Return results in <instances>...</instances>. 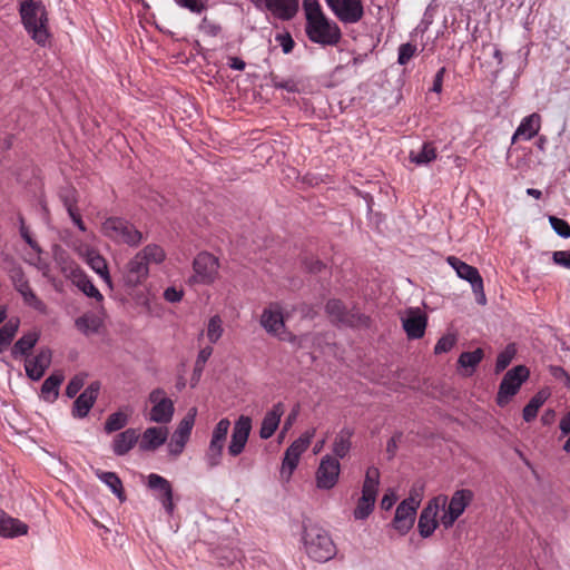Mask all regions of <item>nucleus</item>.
Masks as SVG:
<instances>
[{
	"mask_svg": "<svg viewBox=\"0 0 570 570\" xmlns=\"http://www.w3.org/2000/svg\"><path fill=\"white\" fill-rule=\"evenodd\" d=\"M303 542L307 556L317 562H326L336 554L332 538L322 528L315 525L305 528Z\"/></svg>",
	"mask_w": 570,
	"mask_h": 570,
	"instance_id": "obj_1",
	"label": "nucleus"
},
{
	"mask_svg": "<svg viewBox=\"0 0 570 570\" xmlns=\"http://www.w3.org/2000/svg\"><path fill=\"white\" fill-rule=\"evenodd\" d=\"M380 485V471L375 466L366 470L362 487V495L357 501L353 515L356 520L366 519L373 511Z\"/></svg>",
	"mask_w": 570,
	"mask_h": 570,
	"instance_id": "obj_2",
	"label": "nucleus"
},
{
	"mask_svg": "<svg viewBox=\"0 0 570 570\" xmlns=\"http://www.w3.org/2000/svg\"><path fill=\"white\" fill-rule=\"evenodd\" d=\"M102 234L116 243L138 246L142 234L128 220L119 217L107 218L101 226Z\"/></svg>",
	"mask_w": 570,
	"mask_h": 570,
	"instance_id": "obj_3",
	"label": "nucleus"
},
{
	"mask_svg": "<svg viewBox=\"0 0 570 570\" xmlns=\"http://www.w3.org/2000/svg\"><path fill=\"white\" fill-rule=\"evenodd\" d=\"M20 17L26 30L33 36L47 33L48 12L46 6L38 0H24L20 3Z\"/></svg>",
	"mask_w": 570,
	"mask_h": 570,
	"instance_id": "obj_4",
	"label": "nucleus"
},
{
	"mask_svg": "<svg viewBox=\"0 0 570 570\" xmlns=\"http://www.w3.org/2000/svg\"><path fill=\"white\" fill-rule=\"evenodd\" d=\"M303 8L306 16L307 36H341L336 26L332 27L330 20L323 13L317 0H304Z\"/></svg>",
	"mask_w": 570,
	"mask_h": 570,
	"instance_id": "obj_5",
	"label": "nucleus"
},
{
	"mask_svg": "<svg viewBox=\"0 0 570 570\" xmlns=\"http://www.w3.org/2000/svg\"><path fill=\"white\" fill-rule=\"evenodd\" d=\"M229 429L230 421L226 417L220 419L214 426L209 444L204 453V462L208 469L220 465Z\"/></svg>",
	"mask_w": 570,
	"mask_h": 570,
	"instance_id": "obj_6",
	"label": "nucleus"
},
{
	"mask_svg": "<svg viewBox=\"0 0 570 570\" xmlns=\"http://www.w3.org/2000/svg\"><path fill=\"white\" fill-rule=\"evenodd\" d=\"M325 308L332 322L341 326L367 327L370 324V318L366 315L355 308L347 311L338 299H330Z\"/></svg>",
	"mask_w": 570,
	"mask_h": 570,
	"instance_id": "obj_7",
	"label": "nucleus"
},
{
	"mask_svg": "<svg viewBox=\"0 0 570 570\" xmlns=\"http://www.w3.org/2000/svg\"><path fill=\"white\" fill-rule=\"evenodd\" d=\"M193 271L189 283L210 285L218 277L219 262L214 255L203 252L195 257Z\"/></svg>",
	"mask_w": 570,
	"mask_h": 570,
	"instance_id": "obj_8",
	"label": "nucleus"
},
{
	"mask_svg": "<svg viewBox=\"0 0 570 570\" xmlns=\"http://www.w3.org/2000/svg\"><path fill=\"white\" fill-rule=\"evenodd\" d=\"M446 262L460 278L470 283L473 293L476 295L478 303L482 305L485 304L487 298L484 294L483 279L479 271L455 256H449Z\"/></svg>",
	"mask_w": 570,
	"mask_h": 570,
	"instance_id": "obj_9",
	"label": "nucleus"
},
{
	"mask_svg": "<svg viewBox=\"0 0 570 570\" xmlns=\"http://www.w3.org/2000/svg\"><path fill=\"white\" fill-rule=\"evenodd\" d=\"M315 435V429L305 431L297 440H295L285 451L282 463V475L289 479L296 469L301 455L307 450L312 439Z\"/></svg>",
	"mask_w": 570,
	"mask_h": 570,
	"instance_id": "obj_10",
	"label": "nucleus"
},
{
	"mask_svg": "<svg viewBox=\"0 0 570 570\" xmlns=\"http://www.w3.org/2000/svg\"><path fill=\"white\" fill-rule=\"evenodd\" d=\"M529 370L524 365H518L505 373L503 376L497 402L500 406L505 405L510 399L517 394L521 384L528 379Z\"/></svg>",
	"mask_w": 570,
	"mask_h": 570,
	"instance_id": "obj_11",
	"label": "nucleus"
},
{
	"mask_svg": "<svg viewBox=\"0 0 570 570\" xmlns=\"http://www.w3.org/2000/svg\"><path fill=\"white\" fill-rule=\"evenodd\" d=\"M473 494L470 490H458L453 493L450 501L446 502L448 508L440 518V523L445 528H451L454 522L462 515L465 508L472 501Z\"/></svg>",
	"mask_w": 570,
	"mask_h": 570,
	"instance_id": "obj_12",
	"label": "nucleus"
},
{
	"mask_svg": "<svg viewBox=\"0 0 570 570\" xmlns=\"http://www.w3.org/2000/svg\"><path fill=\"white\" fill-rule=\"evenodd\" d=\"M446 502L448 498L445 495H439L429 501L428 505L422 510L417 522V529L422 538H429L433 534L439 524L436 519L439 510L444 509Z\"/></svg>",
	"mask_w": 570,
	"mask_h": 570,
	"instance_id": "obj_13",
	"label": "nucleus"
},
{
	"mask_svg": "<svg viewBox=\"0 0 570 570\" xmlns=\"http://www.w3.org/2000/svg\"><path fill=\"white\" fill-rule=\"evenodd\" d=\"M340 472L338 460L330 454L324 455L315 473L316 488L320 490L333 489L338 481Z\"/></svg>",
	"mask_w": 570,
	"mask_h": 570,
	"instance_id": "obj_14",
	"label": "nucleus"
},
{
	"mask_svg": "<svg viewBox=\"0 0 570 570\" xmlns=\"http://www.w3.org/2000/svg\"><path fill=\"white\" fill-rule=\"evenodd\" d=\"M149 401L153 407L149 412V421L160 424L169 423L174 416L175 407L173 401L166 396L161 389L150 392Z\"/></svg>",
	"mask_w": 570,
	"mask_h": 570,
	"instance_id": "obj_15",
	"label": "nucleus"
},
{
	"mask_svg": "<svg viewBox=\"0 0 570 570\" xmlns=\"http://www.w3.org/2000/svg\"><path fill=\"white\" fill-rule=\"evenodd\" d=\"M419 507L420 500L412 495L396 507L392 525L400 534L404 535L411 530Z\"/></svg>",
	"mask_w": 570,
	"mask_h": 570,
	"instance_id": "obj_16",
	"label": "nucleus"
},
{
	"mask_svg": "<svg viewBox=\"0 0 570 570\" xmlns=\"http://www.w3.org/2000/svg\"><path fill=\"white\" fill-rule=\"evenodd\" d=\"M196 413L197 410L191 407L179 422L168 444V451L171 455L178 456L184 451L195 424Z\"/></svg>",
	"mask_w": 570,
	"mask_h": 570,
	"instance_id": "obj_17",
	"label": "nucleus"
},
{
	"mask_svg": "<svg viewBox=\"0 0 570 570\" xmlns=\"http://www.w3.org/2000/svg\"><path fill=\"white\" fill-rule=\"evenodd\" d=\"M261 325L268 334L281 340L287 338L282 307L278 304H271L263 311Z\"/></svg>",
	"mask_w": 570,
	"mask_h": 570,
	"instance_id": "obj_18",
	"label": "nucleus"
},
{
	"mask_svg": "<svg viewBox=\"0 0 570 570\" xmlns=\"http://www.w3.org/2000/svg\"><path fill=\"white\" fill-rule=\"evenodd\" d=\"M250 431L252 419L246 415H240L234 423L230 442L227 448L230 456L236 458L245 450Z\"/></svg>",
	"mask_w": 570,
	"mask_h": 570,
	"instance_id": "obj_19",
	"label": "nucleus"
},
{
	"mask_svg": "<svg viewBox=\"0 0 570 570\" xmlns=\"http://www.w3.org/2000/svg\"><path fill=\"white\" fill-rule=\"evenodd\" d=\"M52 361V352L49 347H41L36 355L24 358L26 375L31 381H39L49 368Z\"/></svg>",
	"mask_w": 570,
	"mask_h": 570,
	"instance_id": "obj_20",
	"label": "nucleus"
},
{
	"mask_svg": "<svg viewBox=\"0 0 570 570\" xmlns=\"http://www.w3.org/2000/svg\"><path fill=\"white\" fill-rule=\"evenodd\" d=\"M147 485L150 490L155 491V498L161 503L163 508L168 514L174 513L173 502V487L170 482L164 476L150 473L148 475Z\"/></svg>",
	"mask_w": 570,
	"mask_h": 570,
	"instance_id": "obj_21",
	"label": "nucleus"
},
{
	"mask_svg": "<svg viewBox=\"0 0 570 570\" xmlns=\"http://www.w3.org/2000/svg\"><path fill=\"white\" fill-rule=\"evenodd\" d=\"M10 277L16 291L22 296L24 303L31 306L32 308L45 313V303L35 294L22 269H12Z\"/></svg>",
	"mask_w": 570,
	"mask_h": 570,
	"instance_id": "obj_22",
	"label": "nucleus"
},
{
	"mask_svg": "<svg viewBox=\"0 0 570 570\" xmlns=\"http://www.w3.org/2000/svg\"><path fill=\"white\" fill-rule=\"evenodd\" d=\"M336 17L347 23L357 22L363 16L361 0H326Z\"/></svg>",
	"mask_w": 570,
	"mask_h": 570,
	"instance_id": "obj_23",
	"label": "nucleus"
},
{
	"mask_svg": "<svg viewBox=\"0 0 570 570\" xmlns=\"http://www.w3.org/2000/svg\"><path fill=\"white\" fill-rule=\"evenodd\" d=\"M403 330L410 340L421 338L426 328L428 320L419 308H410L401 317Z\"/></svg>",
	"mask_w": 570,
	"mask_h": 570,
	"instance_id": "obj_24",
	"label": "nucleus"
},
{
	"mask_svg": "<svg viewBox=\"0 0 570 570\" xmlns=\"http://www.w3.org/2000/svg\"><path fill=\"white\" fill-rule=\"evenodd\" d=\"M149 268L140 256L135 255L126 265L122 279L127 286L135 287L148 276Z\"/></svg>",
	"mask_w": 570,
	"mask_h": 570,
	"instance_id": "obj_25",
	"label": "nucleus"
},
{
	"mask_svg": "<svg viewBox=\"0 0 570 570\" xmlns=\"http://www.w3.org/2000/svg\"><path fill=\"white\" fill-rule=\"evenodd\" d=\"M100 390L99 382L90 383L85 391L76 399L72 407V414L76 417H85L95 404Z\"/></svg>",
	"mask_w": 570,
	"mask_h": 570,
	"instance_id": "obj_26",
	"label": "nucleus"
},
{
	"mask_svg": "<svg viewBox=\"0 0 570 570\" xmlns=\"http://www.w3.org/2000/svg\"><path fill=\"white\" fill-rule=\"evenodd\" d=\"M284 412L285 407L282 402L274 404L273 407L266 412L259 429L261 439L268 440L274 435L275 431L279 425Z\"/></svg>",
	"mask_w": 570,
	"mask_h": 570,
	"instance_id": "obj_27",
	"label": "nucleus"
},
{
	"mask_svg": "<svg viewBox=\"0 0 570 570\" xmlns=\"http://www.w3.org/2000/svg\"><path fill=\"white\" fill-rule=\"evenodd\" d=\"M168 438V430L161 426H151L144 431L139 441L141 451H154L163 445Z\"/></svg>",
	"mask_w": 570,
	"mask_h": 570,
	"instance_id": "obj_28",
	"label": "nucleus"
},
{
	"mask_svg": "<svg viewBox=\"0 0 570 570\" xmlns=\"http://www.w3.org/2000/svg\"><path fill=\"white\" fill-rule=\"evenodd\" d=\"M541 128V116L533 112L524 117L512 136V142L518 139L530 140L538 135Z\"/></svg>",
	"mask_w": 570,
	"mask_h": 570,
	"instance_id": "obj_29",
	"label": "nucleus"
},
{
	"mask_svg": "<svg viewBox=\"0 0 570 570\" xmlns=\"http://www.w3.org/2000/svg\"><path fill=\"white\" fill-rule=\"evenodd\" d=\"M139 434L136 429H127L118 433L112 441L111 448L116 455L127 454L138 442Z\"/></svg>",
	"mask_w": 570,
	"mask_h": 570,
	"instance_id": "obj_30",
	"label": "nucleus"
},
{
	"mask_svg": "<svg viewBox=\"0 0 570 570\" xmlns=\"http://www.w3.org/2000/svg\"><path fill=\"white\" fill-rule=\"evenodd\" d=\"M266 8L277 18L288 20L298 10V0H265Z\"/></svg>",
	"mask_w": 570,
	"mask_h": 570,
	"instance_id": "obj_31",
	"label": "nucleus"
},
{
	"mask_svg": "<svg viewBox=\"0 0 570 570\" xmlns=\"http://www.w3.org/2000/svg\"><path fill=\"white\" fill-rule=\"evenodd\" d=\"M29 527L19 519L8 515L2 511L0 521V535L3 538H16L28 533Z\"/></svg>",
	"mask_w": 570,
	"mask_h": 570,
	"instance_id": "obj_32",
	"label": "nucleus"
},
{
	"mask_svg": "<svg viewBox=\"0 0 570 570\" xmlns=\"http://www.w3.org/2000/svg\"><path fill=\"white\" fill-rule=\"evenodd\" d=\"M40 338V333L30 331L24 333L12 346L11 355L13 358L28 357L31 350L36 346Z\"/></svg>",
	"mask_w": 570,
	"mask_h": 570,
	"instance_id": "obj_33",
	"label": "nucleus"
},
{
	"mask_svg": "<svg viewBox=\"0 0 570 570\" xmlns=\"http://www.w3.org/2000/svg\"><path fill=\"white\" fill-rule=\"evenodd\" d=\"M352 436L353 430L350 428H343L337 432L332 445L334 458H336L337 460L344 459L348 454L352 448Z\"/></svg>",
	"mask_w": 570,
	"mask_h": 570,
	"instance_id": "obj_34",
	"label": "nucleus"
},
{
	"mask_svg": "<svg viewBox=\"0 0 570 570\" xmlns=\"http://www.w3.org/2000/svg\"><path fill=\"white\" fill-rule=\"evenodd\" d=\"M63 374L55 372L48 376L41 386V397L47 402H53L59 395V386L63 382Z\"/></svg>",
	"mask_w": 570,
	"mask_h": 570,
	"instance_id": "obj_35",
	"label": "nucleus"
},
{
	"mask_svg": "<svg viewBox=\"0 0 570 570\" xmlns=\"http://www.w3.org/2000/svg\"><path fill=\"white\" fill-rule=\"evenodd\" d=\"M75 325L79 332L88 336L99 331L102 325V320L94 313H86L76 318Z\"/></svg>",
	"mask_w": 570,
	"mask_h": 570,
	"instance_id": "obj_36",
	"label": "nucleus"
},
{
	"mask_svg": "<svg viewBox=\"0 0 570 570\" xmlns=\"http://www.w3.org/2000/svg\"><path fill=\"white\" fill-rule=\"evenodd\" d=\"M95 474L121 502L126 500L122 482L115 472L96 470Z\"/></svg>",
	"mask_w": 570,
	"mask_h": 570,
	"instance_id": "obj_37",
	"label": "nucleus"
},
{
	"mask_svg": "<svg viewBox=\"0 0 570 570\" xmlns=\"http://www.w3.org/2000/svg\"><path fill=\"white\" fill-rule=\"evenodd\" d=\"M548 393L546 391H539L529 403L523 409V420L525 422H531L535 419L539 409L543 405V403L548 399Z\"/></svg>",
	"mask_w": 570,
	"mask_h": 570,
	"instance_id": "obj_38",
	"label": "nucleus"
},
{
	"mask_svg": "<svg viewBox=\"0 0 570 570\" xmlns=\"http://www.w3.org/2000/svg\"><path fill=\"white\" fill-rule=\"evenodd\" d=\"M137 256H140L144 262H146V265L149 264H160L164 262L166 254L165 250L156 244H149L145 246L140 252L136 254Z\"/></svg>",
	"mask_w": 570,
	"mask_h": 570,
	"instance_id": "obj_39",
	"label": "nucleus"
},
{
	"mask_svg": "<svg viewBox=\"0 0 570 570\" xmlns=\"http://www.w3.org/2000/svg\"><path fill=\"white\" fill-rule=\"evenodd\" d=\"M409 158L412 163L419 166L428 165L436 158V150L431 142H425L421 150H412Z\"/></svg>",
	"mask_w": 570,
	"mask_h": 570,
	"instance_id": "obj_40",
	"label": "nucleus"
},
{
	"mask_svg": "<svg viewBox=\"0 0 570 570\" xmlns=\"http://www.w3.org/2000/svg\"><path fill=\"white\" fill-rule=\"evenodd\" d=\"M88 264L111 287V278L106 259L98 253L92 252L88 254Z\"/></svg>",
	"mask_w": 570,
	"mask_h": 570,
	"instance_id": "obj_41",
	"label": "nucleus"
},
{
	"mask_svg": "<svg viewBox=\"0 0 570 570\" xmlns=\"http://www.w3.org/2000/svg\"><path fill=\"white\" fill-rule=\"evenodd\" d=\"M20 321L11 318L0 327V352L10 345L19 330Z\"/></svg>",
	"mask_w": 570,
	"mask_h": 570,
	"instance_id": "obj_42",
	"label": "nucleus"
},
{
	"mask_svg": "<svg viewBox=\"0 0 570 570\" xmlns=\"http://www.w3.org/2000/svg\"><path fill=\"white\" fill-rule=\"evenodd\" d=\"M76 285L88 297H92V298L97 299L98 302H101L104 299V296L99 292V289L85 275L80 274L77 276Z\"/></svg>",
	"mask_w": 570,
	"mask_h": 570,
	"instance_id": "obj_43",
	"label": "nucleus"
},
{
	"mask_svg": "<svg viewBox=\"0 0 570 570\" xmlns=\"http://www.w3.org/2000/svg\"><path fill=\"white\" fill-rule=\"evenodd\" d=\"M483 358V350L476 348L472 352H463L458 360V363L461 367L471 368V372L475 368V366Z\"/></svg>",
	"mask_w": 570,
	"mask_h": 570,
	"instance_id": "obj_44",
	"label": "nucleus"
},
{
	"mask_svg": "<svg viewBox=\"0 0 570 570\" xmlns=\"http://www.w3.org/2000/svg\"><path fill=\"white\" fill-rule=\"evenodd\" d=\"M224 333L223 328V321L220 316L214 315L209 318L207 328H206V336L208 341L213 344L217 343L218 340L222 337Z\"/></svg>",
	"mask_w": 570,
	"mask_h": 570,
	"instance_id": "obj_45",
	"label": "nucleus"
},
{
	"mask_svg": "<svg viewBox=\"0 0 570 570\" xmlns=\"http://www.w3.org/2000/svg\"><path fill=\"white\" fill-rule=\"evenodd\" d=\"M128 423V415L121 411L115 412L108 416L105 423L107 433L121 430Z\"/></svg>",
	"mask_w": 570,
	"mask_h": 570,
	"instance_id": "obj_46",
	"label": "nucleus"
},
{
	"mask_svg": "<svg viewBox=\"0 0 570 570\" xmlns=\"http://www.w3.org/2000/svg\"><path fill=\"white\" fill-rule=\"evenodd\" d=\"M517 353L514 344H509L507 347L499 353L495 362V372H502L505 370L510 363L512 362L514 355Z\"/></svg>",
	"mask_w": 570,
	"mask_h": 570,
	"instance_id": "obj_47",
	"label": "nucleus"
},
{
	"mask_svg": "<svg viewBox=\"0 0 570 570\" xmlns=\"http://www.w3.org/2000/svg\"><path fill=\"white\" fill-rule=\"evenodd\" d=\"M549 223L557 235L562 238L570 237V225L562 218L550 216Z\"/></svg>",
	"mask_w": 570,
	"mask_h": 570,
	"instance_id": "obj_48",
	"label": "nucleus"
},
{
	"mask_svg": "<svg viewBox=\"0 0 570 570\" xmlns=\"http://www.w3.org/2000/svg\"><path fill=\"white\" fill-rule=\"evenodd\" d=\"M417 48L411 42H406L400 46L397 62L402 66L406 65L416 53Z\"/></svg>",
	"mask_w": 570,
	"mask_h": 570,
	"instance_id": "obj_49",
	"label": "nucleus"
},
{
	"mask_svg": "<svg viewBox=\"0 0 570 570\" xmlns=\"http://www.w3.org/2000/svg\"><path fill=\"white\" fill-rule=\"evenodd\" d=\"M212 354H213V348L210 346H206L199 351L196 362H195V368H194L195 375L200 376V374L204 370V366H205L206 362L208 361V358L212 356Z\"/></svg>",
	"mask_w": 570,
	"mask_h": 570,
	"instance_id": "obj_50",
	"label": "nucleus"
},
{
	"mask_svg": "<svg viewBox=\"0 0 570 570\" xmlns=\"http://www.w3.org/2000/svg\"><path fill=\"white\" fill-rule=\"evenodd\" d=\"M455 344V337L453 335H446L441 337L435 346H434V353L435 354H442L449 352Z\"/></svg>",
	"mask_w": 570,
	"mask_h": 570,
	"instance_id": "obj_51",
	"label": "nucleus"
},
{
	"mask_svg": "<svg viewBox=\"0 0 570 570\" xmlns=\"http://www.w3.org/2000/svg\"><path fill=\"white\" fill-rule=\"evenodd\" d=\"M85 384V380L82 376L80 375H76L75 377H72L67 387H66V394L68 397H73L77 395V393L82 389Z\"/></svg>",
	"mask_w": 570,
	"mask_h": 570,
	"instance_id": "obj_52",
	"label": "nucleus"
},
{
	"mask_svg": "<svg viewBox=\"0 0 570 570\" xmlns=\"http://www.w3.org/2000/svg\"><path fill=\"white\" fill-rule=\"evenodd\" d=\"M180 7L189 9L191 12L199 13L206 7V0H175Z\"/></svg>",
	"mask_w": 570,
	"mask_h": 570,
	"instance_id": "obj_53",
	"label": "nucleus"
},
{
	"mask_svg": "<svg viewBox=\"0 0 570 570\" xmlns=\"http://www.w3.org/2000/svg\"><path fill=\"white\" fill-rule=\"evenodd\" d=\"M552 259L557 265L570 269V250L553 252Z\"/></svg>",
	"mask_w": 570,
	"mask_h": 570,
	"instance_id": "obj_54",
	"label": "nucleus"
},
{
	"mask_svg": "<svg viewBox=\"0 0 570 570\" xmlns=\"http://www.w3.org/2000/svg\"><path fill=\"white\" fill-rule=\"evenodd\" d=\"M20 235L21 237L24 239V242L33 249L36 250L37 253H40L41 249L39 247V245L37 244L36 240L32 239V237L30 236V233L28 230V228L24 226V220L23 218H20Z\"/></svg>",
	"mask_w": 570,
	"mask_h": 570,
	"instance_id": "obj_55",
	"label": "nucleus"
},
{
	"mask_svg": "<svg viewBox=\"0 0 570 570\" xmlns=\"http://www.w3.org/2000/svg\"><path fill=\"white\" fill-rule=\"evenodd\" d=\"M402 439V433L397 432L395 433L387 442L386 445V452L389 453L390 458H393L397 451V443Z\"/></svg>",
	"mask_w": 570,
	"mask_h": 570,
	"instance_id": "obj_56",
	"label": "nucleus"
},
{
	"mask_svg": "<svg viewBox=\"0 0 570 570\" xmlns=\"http://www.w3.org/2000/svg\"><path fill=\"white\" fill-rule=\"evenodd\" d=\"M274 86H275V88L285 89L289 92H294L297 90L296 83L292 79L278 80L277 78H274Z\"/></svg>",
	"mask_w": 570,
	"mask_h": 570,
	"instance_id": "obj_57",
	"label": "nucleus"
},
{
	"mask_svg": "<svg viewBox=\"0 0 570 570\" xmlns=\"http://www.w3.org/2000/svg\"><path fill=\"white\" fill-rule=\"evenodd\" d=\"M164 297H165L166 301H168L170 303H176V302H179L181 299L183 292L176 289L175 287H168L164 292Z\"/></svg>",
	"mask_w": 570,
	"mask_h": 570,
	"instance_id": "obj_58",
	"label": "nucleus"
},
{
	"mask_svg": "<svg viewBox=\"0 0 570 570\" xmlns=\"http://www.w3.org/2000/svg\"><path fill=\"white\" fill-rule=\"evenodd\" d=\"M200 30L202 32L204 33H212L213 36H216L219 31H220V28L216 24H213L210 23L206 18L203 20L202 24H200Z\"/></svg>",
	"mask_w": 570,
	"mask_h": 570,
	"instance_id": "obj_59",
	"label": "nucleus"
},
{
	"mask_svg": "<svg viewBox=\"0 0 570 570\" xmlns=\"http://www.w3.org/2000/svg\"><path fill=\"white\" fill-rule=\"evenodd\" d=\"M444 72H445V68H441L434 76L432 91L438 92V94L441 92Z\"/></svg>",
	"mask_w": 570,
	"mask_h": 570,
	"instance_id": "obj_60",
	"label": "nucleus"
},
{
	"mask_svg": "<svg viewBox=\"0 0 570 570\" xmlns=\"http://www.w3.org/2000/svg\"><path fill=\"white\" fill-rule=\"evenodd\" d=\"M61 199H62L66 210L68 209V206H70V208L77 207V205H76L77 200L75 197V193L72 190H69L66 194H63L61 196Z\"/></svg>",
	"mask_w": 570,
	"mask_h": 570,
	"instance_id": "obj_61",
	"label": "nucleus"
},
{
	"mask_svg": "<svg viewBox=\"0 0 570 570\" xmlns=\"http://www.w3.org/2000/svg\"><path fill=\"white\" fill-rule=\"evenodd\" d=\"M395 500H396V498L393 492L385 493L381 500V508L386 511L390 510L393 507V504L395 503Z\"/></svg>",
	"mask_w": 570,
	"mask_h": 570,
	"instance_id": "obj_62",
	"label": "nucleus"
},
{
	"mask_svg": "<svg viewBox=\"0 0 570 570\" xmlns=\"http://www.w3.org/2000/svg\"><path fill=\"white\" fill-rule=\"evenodd\" d=\"M228 66L232 68V69H235V70H244L245 69V61L242 60L240 58H237V57H229L228 59Z\"/></svg>",
	"mask_w": 570,
	"mask_h": 570,
	"instance_id": "obj_63",
	"label": "nucleus"
},
{
	"mask_svg": "<svg viewBox=\"0 0 570 570\" xmlns=\"http://www.w3.org/2000/svg\"><path fill=\"white\" fill-rule=\"evenodd\" d=\"M560 430L564 435L570 433V411L561 419Z\"/></svg>",
	"mask_w": 570,
	"mask_h": 570,
	"instance_id": "obj_64",
	"label": "nucleus"
}]
</instances>
